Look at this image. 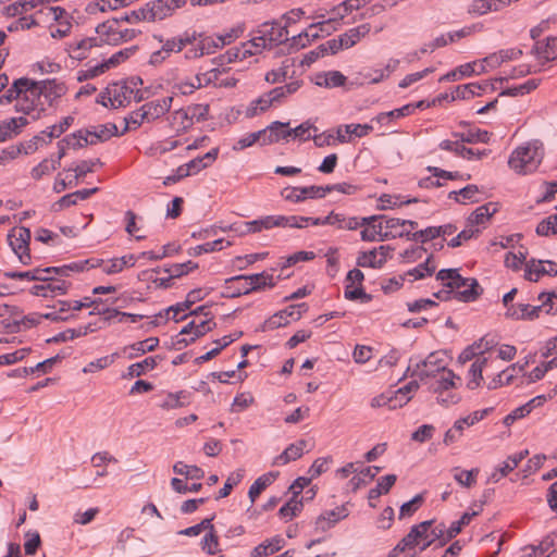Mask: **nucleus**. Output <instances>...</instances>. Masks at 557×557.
<instances>
[{
	"label": "nucleus",
	"mask_w": 557,
	"mask_h": 557,
	"mask_svg": "<svg viewBox=\"0 0 557 557\" xmlns=\"http://www.w3.org/2000/svg\"><path fill=\"white\" fill-rule=\"evenodd\" d=\"M250 35L251 38L248 41L212 59V63L220 66L233 61L244 60L288 39V30L277 22H264L257 29L252 30Z\"/></svg>",
	"instance_id": "obj_1"
},
{
	"label": "nucleus",
	"mask_w": 557,
	"mask_h": 557,
	"mask_svg": "<svg viewBox=\"0 0 557 557\" xmlns=\"http://www.w3.org/2000/svg\"><path fill=\"white\" fill-rule=\"evenodd\" d=\"M544 145L533 139L518 146L509 156V168L520 175H527L537 170L544 158Z\"/></svg>",
	"instance_id": "obj_2"
},
{
	"label": "nucleus",
	"mask_w": 557,
	"mask_h": 557,
	"mask_svg": "<svg viewBox=\"0 0 557 557\" xmlns=\"http://www.w3.org/2000/svg\"><path fill=\"white\" fill-rule=\"evenodd\" d=\"M436 280L446 282L444 286L450 288L454 298L459 301H474L483 293L482 287L475 278L462 277L458 269H442L437 272Z\"/></svg>",
	"instance_id": "obj_3"
},
{
	"label": "nucleus",
	"mask_w": 557,
	"mask_h": 557,
	"mask_svg": "<svg viewBox=\"0 0 557 557\" xmlns=\"http://www.w3.org/2000/svg\"><path fill=\"white\" fill-rule=\"evenodd\" d=\"M187 0H153L144 8L132 11L136 20L161 21L171 16L177 9L183 8Z\"/></svg>",
	"instance_id": "obj_4"
},
{
	"label": "nucleus",
	"mask_w": 557,
	"mask_h": 557,
	"mask_svg": "<svg viewBox=\"0 0 557 557\" xmlns=\"http://www.w3.org/2000/svg\"><path fill=\"white\" fill-rule=\"evenodd\" d=\"M209 106L202 103L190 104L174 111L171 115V125L177 132H186L195 123L206 121Z\"/></svg>",
	"instance_id": "obj_5"
},
{
	"label": "nucleus",
	"mask_w": 557,
	"mask_h": 557,
	"mask_svg": "<svg viewBox=\"0 0 557 557\" xmlns=\"http://www.w3.org/2000/svg\"><path fill=\"white\" fill-rule=\"evenodd\" d=\"M113 136H121L117 126L114 123H107L89 128L79 129L67 136L66 143L70 144L76 138L85 140V144L96 145L101 141L109 140Z\"/></svg>",
	"instance_id": "obj_6"
},
{
	"label": "nucleus",
	"mask_w": 557,
	"mask_h": 557,
	"mask_svg": "<svg viewBox=\"0 0 557 557\" xmlns=\"http://www.w3.org/2000/svg\"><path fill=\"white\" fill-rule=\"evenodd\" d=\"M30 231L25 226L13 227L8 234V242L12 250L23 264L30 262L29 242Z\"/></svg>",
	"instance_id": "obj_7"
},
{
	"label": "nucleus",
	"mask_w": 557,
	"mask_h": 557,
	"mask_svg": "<svg viewBox=\"0 0 557 557\" xmlns=\"http://www.w3.org/2000/svg\"><path fill=\"white\" fill-rule=\"evenodd\" d=\"M27 83L23 86L21 100L15 104L16 110L25 114H29L38 106H44L39 82L27 78Z\"/></svg>",
	"instance_id": "obj_8"
},
{
	"label": "nucleus",
	"mask_w": 557,
	"mask_h": 557,
	"mask_svg": "<svg viewBox=\"0 0 557 557\" xmlns=\"http://www.w3.org/2000/svg\"><path fill=\"white\" fill-rule=\"evenodd\" d=\"M445 359L437 352L430 354L425 360L418 362L412 369L411 376H417L421 381L428 377H436L438 374L447 371Z\"/></svg>",
	"instance_id": "obj_9"
},
{
	"label": "nucleus",
	"mask_w": 557,
	"mask_h": 557,
	"mask_svg": "<svg viewBox=\"0 0 557 557\" xmlns=\"http://www.w3.org/2000/svg\"><path fill=\"white\" fill-rule=\"evenodd\" d=\"M307 309L308 306L305 302L290 305L270 317L264 322L263 330H275L282 326H286L289 323V320H299L302 313L307 311Z\"/></svg>",
	"instance_id": "obj_10"
},
{
	"label": "nucleus",
	"mask_w": 557,
	"mask_h": 557,
	"mask_svg": "<svg viewBox=\"0 0 557 557\" xmlns=\"http://www.w3.org/2000/svg\"><path fill=\"white\" fill-rule=\"evenodd\" d=\"M327 194V188L323 186H306V187H285L281 195L282 197L292 202H301L306 199H320L324 198Z\"/></svg>",
	"instance_id": "obj_11"
},
{
	"label": "nucleus",
	"mask_w": 557,
	"mask_h": 557,
	"mask_svg": "<svg viewBox=\"0 0 557 557\" xmlns=\"http://www.w3.org/2000/svg\"><path fill=\"white\" fill-rule=\"evenodd\" d=\"M71 284L67 281L52 276L42 284L34 285L30 288V294L42 297H55L66 294Z\"/></svg>",
	"instance_id": "obj_12"
},
{
	"label": "nucleus",
	"mask_w": 557,
	"mask_h": 557,
	"mask_svg": "<svg viewBox=\"0 0 557 557\" xmlns=\"http://www.w3.org/2000/svg\"><path fill=\"white\" fill-rule=\"evenodd\" d=\"M236 37L237 35L234 32L218 36H206L203 34H198V41L202 47V52H205L207 55L214 53L218 49H221L226 45H230L235 40Z\"/></svg>",
	"instance_id": "obj_13"
},
{
	"label": "nucleus",
	"mask_w": 557,
	"mask_h": 557,
	"mask_svg": "<svg viewBox=\"0 0 557 557\" xmlns=\"http://www.w3.org/2000/svg\"><path fill=\"white\" fill-rule=\"evenodd\" d=\"M172 101V97H163L144 103L140 108L143 114H145L147 123H150L164 115L170 110Z\"/></svg>",
	"instance_id": "obj_14"
},
{
	"label": "nucleus",
	"mask_w": 557,
	"mask_h": 557,
	"mask_svg": "<svg viewBox=\"0 0 557 557\" xmlns=\"http://www.w3.org/2000/svg\"><path fill=\"white\" fill-rule=\"evenodd\" d=\"M216 323L212 320V318H208L200 322H196V329L194 336H190L189 339H185L184 337H178V339H173L171 342V348L175 350H181L188 345L193 344L199 337L206 335L208 332L212 331L215 327Z\"/></svg>",
	"instance_id": "obj_15"
},
{
	"label": "nucleus",
	"mask_w": 557,
	"mask_h": 557,
	"mask_svg": "<svg viewBox=\"0 0 557 557\" xmlns=\"http://www.w3.org/2000/svg\"><path fill=\"white\" fill-rule=\"evenodd\" d=\"M509 0H473L467 12L473 16H481L490 12H497L509 5Z\"/></svg>",
	"instance_id": "obj_16"
},
{
	"label": "nucleus",
	"mask_w": 557,
	"mask_h": 557,
	"mask_svg": "<svg viewBox=\"0 0 557 557\" xmlns=\"http://www.w3.org/2000/svg\"><path fill=\"white\" fill-rule=\"evenodd\" d=\"M100 264V260L98 259H87L71 262L60 267H52V274L58 276L57 278L70 276L71 273L84 272L86 270L97 268Z\"/></svg>",
	"instance_id": "obj_17"
},
{
	"label": "nucleus",
	"mask_w": 557,
	"mask_h": 557,
	"mask_svg": "<svg viewBox=\"0 0 557 557\" xmlns=\"http://www.w3.org/2000/svg\"><path fill=\"white\" fill-rule=\"evenodd\" d=\"M207 294L203 292L202 288H195L193 290H190L187 296H186V299L182 302H178L174 306H171L169 307L166 310H165V313L166 315H169L170 312H173V317L172 319H174L176 322L181 321V320H184L187 315H182V317H177L180 312H184L188 309H190V307L197 302V301H200L201 299H203V297L206 296Z\"/></svg>",
	"instance_id": "obj_18"
},
{
	"label": "nucleus",
	"mask_w": 557,
	"mask_h": 557,
	"mask_svg": "<svg viewBox=\"0 0 557 557\" xmlns=\"http://www.w3.org/2000/svg\"><path fill=\"white\" fill-rule=\"evenodd\" d=\"M542 309H544L543 302L540 306H530L528 304L510 305L506 311V317L515 320H534L539 318Z\"/></svg>",
	"instance_id": "obj_19"
},
{
	"label": "nucleus",
	"mask_w": 557,
	"mask_h": 557,
	"mask_svg": "<svg viewBox=\"0 0 557 557\" xmlns=\"http://www.w3.org/2000/svg\"><path fill=\"white\" fill-rule=\"evenodd\" d=\"M289 123H283L280 121H274L265 128L261 129V145H270L273 143H277L282 139H287L286 129Z\"/></svg>",
	"instance_id": "obj_20"
},
{
	"label": "nucleus",
	"mask_w": 557,
	"mask_h": 557,
	"mask_svg": "<svg viewBox=\"0 0 557 557\" xmlns=\"http://www.w3.org/2000/svg\"><path fill=\"white\" fill-rule=\"evenodd\" d=\"M483 510V504L478 507V510L466 511L459 520L454 521L448 528H446V537L441 542V546L446 545L450 540L456 537L462 530L463 527L468 525L471 520L481 513Z\"/></svg>",
	"instance_id": "obj_21"
},
{
	"label": "nucleus",
	"mask_w": 557,
	"mask_h": 557,
	"mask_svg": "<svg viewBox=\"0 0 557 557\" xmlns=\"http://www.w3.org/2000/svg\"><path fill=\"white\" fill-rule=\"evenodd\" d=\"M233 280H246L248 281L249 289L251 292H258L262 290L265 287H273L275 286V281L272 274H269L267 272H261L257 274L251 275H236L232 276Z\"/></svg>",
	"instance_id": "obj_22"
},
{
	"label": "nucleus",
	"mask_w": 557,
	"mask_h": 557,
	"mask_svg": "<svg viewBox=\"0 0 557 557\" xmlns=\"http://www.w3.org/2000/svg\"><path fill=\"white\" fill-rule=\"evenodd\" d=\"M196 40V32H185L178 37H172L166 40L159 39L162 42V49L170 55L172 52H181L188 44Z\"/></svg>",
	"instance_id": "obj_23"
},
{
	"label": "nucleus",
	"mask_w": 557,
	"mask_h": 557,
	"mask_svg": "<svg viewBox=\"0 0 557 557\" xmlns=\"http://www.w3.org/2000/svg\"><path fill=\"white\" fill-rule=\"evenodd\" d=\"M74 123V117L69 115L63 117L60 123L51 125L42 131L39 135L35 136V140H42V143L48 144L53 138H59L63 133H65L69 127Z\"/></svg>",
	"instance_id": "obj_24"
},
{
	"label": "nucleus",
	"mask_w": 557,
	"mask_h": 557,
	"mask_svg": "<svg viewBox=\"0 0 557 557\" xmlns=\"http://www.w3.org/2000/svg\"><path fill=\"white\" fill-rule=\"evenodd\" d=\"M384 227L385 232L383 238H397V237H409L411 236L410 230L406 228V222L398 218H387L385 215L384 219Z\"/></svg>",
	"instance_id": "obj_25"
},
{
	"label": "nucleus",
	"mask_w": 557,
	"mask_h": 557,
	"mask_svg": "<svg viewBox=\"0 0 557 557\" xmlns=\"http://www.w3.org/2000/svg\"><path fill=\"white\" fill-rule=\"evenodd\" d=\"M487 88L494 89L493 84L485 82L484 84L469 83L466 85H460L456 87L450 98L451 100L470 99L474 96H480L481 91H484Z\"/></svg>",
	"instance_id": "obj_26"
},
{
	"label": "nucleus",
	"mask_w": 557,
	"mask_h": 557,
	"mask_svg": "<svg viewBox=\"0 0 557 557\" xmlns=\"http://www.w3.org/2000/svg\"><path fill=\"white\" fill-rule=\"evenodd\" d=\"M434 381L430 385V391L434 394L442 395L450 388L456 387L455 379L460 381V377L457 376L451 370L444 371L438 374V376L433 377Z\"/></svg>",
	"instance_id": "obj_27"
},
{
	"label": "nucleus",
	"mask_w": 557,
	"mask_h": 557,
	"mask_svg": "<svg viewBox=\"0 0 557 557\" xmlns=\"http://www.w3.org/2000/svg\"><path fill=\"white\" fill-rule=\"evenodd\" d=\"M348 510L345 506L336 507L335 509L327 510L317 519V528L325 531L332 528L336 522L346 518Z\"/></svg>",
	"instance_id": "obj_28"
},
{
	"label": "nucleus",
	"mask_w": 557,
	"mask_h": 557,
	"mask_svg": "<svg viewBox=\"0 0 557 557\" xmlns=\"http://www.w3.org/2000/svg\"><path fill=\"white\" fill-rule=\"evenodd\" d=\"M99 46V38L88 37L75 40L69 45V52L73 59L83 60L87 58L88 51L92 47Z\"/></svg>",
	"instance_id": "obj_29"
},
{
	"label": "nucleus",
	"mask_w": 557,
	"mask_h": 557,
	"mask_svg": "<svg viewBox=\"0 0 557 557\" xmlns=\"http://www.w3.org/2000/svg\"><path fill=\"white\" fill-rule=\"evenodd\" d=\"M42 97L51 103L54 99L62 97L66 92V86L63 82L55 78L39 82Z\"/></svg>",
	"instance_id": "obj_30"
},
{
	"label": "nucleus",
	"mask_w": 557,
	"mask_h": 557,
	"mask_svg": "<svg viewBox=\"0 0 557 557\" xmlns=\"http://www.w3.org/2000/svg\"><path fill=\"white\" fill-rule=\"evenodd\" d=\"M306 447V442L304 440L298 441L297 443L290 444L287 446L282 454L276 456L273 460L274 466H283L293 460H297L304 454V448Z\"/></svg>",
	"instance_id": "obj_31"
},
{
	"label": "nucleus",
	"mask_w": 557,
	"mask_h": 557,
	"mask_svg": "<svg viewBox=\"0 0 557 557\" xmlns=\"http://www.w3.org/2000/svg\"><path fill=\"white\" fill-rule=\"evenodd\" d=\"M532 52L537 59L544 62L553 61L557 59V39L556 37H548L545 44L536 42Z\"/></svg>",
	"instance_id": "obj_32"
},
{
	"label": "nucleus",
	"mask_w": 557,
	"mask_h": 557,
	"mask_svg": "<svg viewBox=\"0 0 557 557\" xmlns=\"http://www.w3.org/2000/svg\"><path fill=\"white\" fill-rule=\"evenodd\" d=\"M373 127L370 124H346L343 127H338L337 129V139L339 143H347L349 140L348 136H356V137H364L370 132H372Z\"/></svg>",
	"instance_id": "obj_33"
},
{
	"label": "nucleus",
	"mask_w": 557,
	"mask_h": 557,
	"mask_svg": "<svg viewBox=\"0 0 557 557\" xmlns=\"http://www.w3.org/2000/svg\"><path fill=\"white\" fill-rule=\"evenodd\" d=\"M278 472H267L262 475H260L249 487L248 491V497L253 504L258 496L268 487L270 486L278 476Z\"/></svg>",
	"instance_id": "obj_34"
},
{
	"label": "nucleus",
	"mask_w": 557,
	"mask_h": 557,
	"mask_svg": "<svg viewBox=\"0 0 557 557\" xmlns=\"http://www.w3.org/2000/svg\"><path fill=\"white\" fill-rule=\"evenodd\" d=\"M249 293L250 289L246 280L232 281V277H228L224 281V290L222 292V297L224 298H237Z\"/></svg>",
	"instance_id": "obj_35"
},
{
	"label": "nucleus",
	"mask_w": 557,
	"mask_h": 557,
	"mask_svg": "<svg viewBox=\"0 0 557 557\" xmlns=\"http://www.w3.org/2000/svg\"><path fill=\"white\" fill-rule=\"evenodd\" d=\"M190 404V394L187 391L168 393L160 407L164 410L182 408Z\"/></svg>",
	"instance_id": "obj_36"
},
{
	"label": "nucleus",
	"mask_w": 557,
	"mask_h": 557,
	"mask_svg": "<svg viewBox=\"0 0 557 557\" xmlns=\"http://www.w3.org/2000/svg\"><path fill=\"white\" fill-rule=\"evenodd\" d=\"M280 215H267L258 220H253L245 223L246 233H257L262 230H270L272 227H280L282 224Z\"/></svg>",
	"instance_id": "obj_37"
},
{
	"label": "nucleus",
	"mask_w": 557,
	"mask_h": 557,
	"mask_svg": "<svg viewBox=\"0 0 557 557\" xmlns=\"http://www.w3.org/2000/svg\"><path fill=\"white\" fill-rule=\"evenodd\" d=\"M453 137L467 144H487L490 141V133L480 128L468 129L467 132H454Z\"/></svg>",
	"instance_id": "obj_38"
},
{
	"label": "nucleus",
	"mask_w": 557,
	"mask_h": 557,
	"mask_svg": "<svg viewBox=\"0 0 557 557\" xmlns=\"http://www.w3.org/2000/svg\"><path fill=\"white\" fill-rule=\"evenodd\" d=\"M284 545V539L281 536H274L271 540H267L263 543L255 547L252 552L253 557H268L278 552Z\"/></svg>",
	"instance_id": "obj_39"
},
{
	"label": "nucleus",
	"mask_w": 557,
	"mask_h": 557,
	"mask_svg": "<svg viewBox=\"0 0 557 557\" xmlns=\"http://www.w3.org/2000/svg\"><path fill=\"white\" fill-rule=\"evenodd\" d=\"M42 319V313H29L20 320H13V322L8 323L7 329L10 333L20 332L22 329L26 330L36 326Z\"/></svg>",
	"instance_id": "obj_40"
},
{
	"label": "nucleus",
	"mask_w": 557,
	"mask_h": 557,
	"mask_svg": "<svg viewBox=\"0 0 557 557\" xmlns=\"http://www.w3.org/2000/svg\"><path fill=\"white\" fill-rule=\"evenodd\" d=\"M432 520H426L419 524L412 525L408 534L403 537L404 542H406L410 548H413L416 545H418L419 541L424 535H426V532L432 527Z\"/></svg>",
	"instance_id": "obj_41"
},
{
	"label": "nucleus",
	"mask_w": 557,
	"mask_h": 557,
	"mask_svg": "<svg viewBox=\"0 0 557 557\" xmlns=\"http://www.w3.org/2000/svg\"><path fill=\"white\" fill-rule=\"evenodd\" d=\"M120 20L110 18L96 27V33L104 44L110 45V38L116 37L120 29Z\"/></svg>",
	"instance_id": "obj_42"
},
{
	"label": "nucleus",
	"mask_w": 557,
	"mask_h": 557,
	"mask_svg": "<svg viewBox=\"0 0 557 557\" xmlns=\"http://www.w3.org/2000/svg\"><path fill=\"white\" fill-rule=\"evenodd\" d=\"M301 87V82L294 81L284 86H278L271 89L269 96L273 100L274 104L283 102L285 98L295 94Z\"/></svg>",
	"instance_id": "obj_43"
},
{
	"label": "nucleus",
	"mask_w": 557,
	"mask_h": 557,
	"mask_svg": "<svg viewBox=\"0 0 557 557\" xmlns=\"http://www.w3.org/2000/svg\"><path fill=\"white\" fill-rule=\"evenodd\" d=\"M455 481L467 488L472 487L476 483V476L480 472L479 468L471 470H461L459 467L453 469Z\"/></svg>",
	"instance_id": "obj_44"
},
{
	"label": "nucleus",
	"mask_w": 557,
	"mask_h": 557,
	"mask_svg": "<svg viewBox=\"0 0 557 557\" xmlns=\"http://www.w3.org/2000/svg\"><path fill=\"white\" fill-rule=\"evenodd\" d=\"M27 83L26 77L18 78L14 81L13 85L0 97V104H7L12 102L13 100H21L22 89Z\"/></svg>",
	"instance_id": "obj_45"
},
{
	"label": "nucleus",
	"mask_w": 557,
	"mask_h": 557,
	"mask_svg": "<svg viewBox=\"0 0 557 557\" xmlns=\"http://www.w3.org/2000/svg\"><path fill=\"white\" fill-rule=\"evenodd\" d=\"M379 201H380L379 209L386 210V209H393L395 207H400V206H404V205H409V203L418 202V199L417 198H410V199H406L405 200L399 195L396 196V195L383 194L379 198Z\"/></svg>",
	"instance_id": "obj_46"
},
{
	"label": "nucleus",
	"mask_w": 557,
	"mask_h": 557,
	"mask_svg": "<svg viewBox=\"0 0 557 557\" xmlns=\"http://www.w3.org/2000/svg\"><path fill=\"white\" fill-rule=\"evenodd\" d=\"M487 359L485 357L478 358L472 364L469 370L470 380L468 382V387L470 389H474L478 386H480L481 381L483 380L482 372L483 368L486 364Z\"/></svg>",
	"instance_id": "obj_47"
},
{
	"label": "nucleus",
	"mask_w": 557,
	"mask_h": 557,
	"mask_svg": "<svg viewBox=\"0 0 557 557\" xmlns=\"http://www.w3.org/2000/svg\"><path fill=\"white\" fill-rule=\"evenodd\" d=\"M274 102L269 96V92H264L261 95L258 99L253 100L249 107L246 110V115L248 117L256 116L260 112H264L268 110L271 106H273Z\"/></svg>",
	"instance_id": "obj_48"
},
{
	"label": "nucleus",
	"mask_w": 557,
	"mask_h": 557,
	"mask_svg": "<svg viewBox=\"0 0 557 557\" xmlns=\"http://www.w3.org/2000/svg\"><path fill=\"white\" fill-rule=\"evenodd\" d=\"M491 206L492 203H488L476 208L468 218L469 226L474 228L475 225L483 224L487 221L496 212L495 208H493L492 211L490 210Z\"/></svg>",
	"instance_id": "obj_49"
},
{
	"label": "nucleus",
	"mask_w": 557,
	"mask_h": 557,
	"mask_svg": "<svg viewBox=\"0 0 557 557\" xmlns=\"http://www.w3.org/2000/svg\"><path fill=\"white\" fill-rule=\"evenodd\" d=\"M446 537V525L444 523H438L434 528H430L426 532V535H424L421 540L424 541L423 545L421 546L420 550H425L429 546H431L435 540H438L440 542L444 541ZM441 546V543H438Z\"/></svg>",
	"instance_id": "obj_50"
},
{
	"label": "nucleus",
	"mask_w": 557,
	"mask_h": 557,
	"mask_svg": "<svg viewBox=\"0 0 557 557\" xmlns=\"http://www.w3.org/2000/svg\"><path fill=\"white\" fill-rule=\"evenodd\" d=\"M385 263V258H377V249L362 252L357 258V264L362 268H382Z\"/></svg>",
	"instance_id": "obj_51"
},
{
	"label": "nucleus",
	"mask_w": 557,
	"mask_h": 557,
	"mask_svg": "<svg viewBox=\"0 0 557 557\" xmlns=\"http://www.w3.org/2000/svg\"><path fill=\"white\" fill-rule=\"evenodd\" d=\"M385 227H384V220L379 221V223L373 224L372 226L364 227L361 233V239L364 242H383L387 240L388 238H383L382 235H384Z\"/></svg>",
	"instance_id": "obj_52"
},
{
	"label": "nucleus",
	"mask_w": 557,
	"mask_h": 557,
	"mask_svg": "<svg viewBox=\"0 0 557 557\" xmlns=\"http://www.w3.org/2000/svg\"><path fill=\"white\" fill-rule=\"evenodd\" d=\"M89 332V326L79 327V329H67L63 332L58 333L57 335L47 339V343H63L66 341L74 339L76 337L85 336Z\"/></svg>",
	"instance_id": "obj_53"
},
{
	"label": "nucleus",
	"mask_w": 557,
	"mask_h": 557,
	"mask_svg": "<svg viewBox=\"0 0 557 557\" xmlns=\"http://www.w3.org/2000/svg\"><path fill=\"white\" fill-rule=\"evenodd\" d=\"M59 168V161L51 159H44L39 164L32 169L30 175L34 180L38 181L42 176L50 174Z\"/></svg>",
	"instance_id": "obj_54"
},
{
	"label": "nucleus",
	"mask_w": 557,
	"mask_h": 557,
	"mask_svg": "<svg viewBox=\"0 0 557 557\" xmlns=\"http://www.w3.org/2000/svg\"><path fill=\"white\" fill-rule=\"evenodd\" d=\"M244 475H245V471L243 469H238V470L232 472L227 476L223 487L219 491V495L216 496V499L224 498V497L228 496L231 494L233 487L242 482V480L244 479Z\"/></svg>",
	"instance_id": "obj_55"
},
{
	"label": "nucleus",
	"mask_w": 557,
	"mask_h": 557,
	"mask_svg": "<svg viewBox=\"0 0 557 557\" xmlns=\"http://www.w3.org/2000/svg\"><path fill=\"white\" fill-rule=\"evenodd\" d=\"M323 81H318L317 85L323 86L326 88H335L344 86L346 83V76L343 75L339 71H330L323 74Z\"/></svg>",
	"instance_id": "obj_56"
},
{
	"label": "nucleus",
	"mask_w": 557,
	"mask_h": 557,
	"mask_svg": "<svg viewBox=\"0 0 557 557\" xmlns=\"http://www.w3.org/2000/svg\"><path fill=\"white\" fill-rule=\"evenodd\" d=\"M302 506V500L293 496L280 508L278 516L283 519H292L301 511Z\"/></svg>",
	"instance_id": "obj_57"
},
{
	"label": "nucleus",
	"mask_w": 557,
	"mask_h": 557,
	"mask_svg": "<svg viewBox=\"0 0 557 557\" xmlns=\"http://www.w3.org/2000/svg\"><path fill=\"white\" fill-rule=\"evenodd\" d=\"M157 366V357H147L140 362L133 363L128 367V375L140 376L145 374L148 370H153Z\"/></svg>",
	"instance_id": "obj_58"
},
{
	"label": "nucleus",
	"mask_w": 557,
	"mask_h": 557,
	"mask_svg": "<svg viewBox=\"0 0 557 557\" xmlns=\"http://www.w3.org/2000/svg\"><path fill=\"white\" fill-rule=\"evenodd\" d=\"M540 84L539 79H529L525 83L507 88L506 90L500 92V96H510V97H517V96H523L525 94H529L530 91L537 88Z\"/></svg>",
	"instance_id": "obj_59"
},
{
	"label": "nucleus",
	"mask_w": 557,
	"mask_h": 557,
	"mask_svg": "<svg viewBox=\"0 0 557 557\" xmlns=\"http://www.w3.org/2000/svg\"><path fill=\"white\" fill-rule=\"evenodd\" d=\"M145 122L147 121L145 114H143L141 108L131 112L127 116L124 117L125 126L121 132V135H124L128 131L137 129Z\"/></svg>",
	"instance_id": "obj_60"
},
{
	"label": "nucleus",
	"mask_w": 557,
	"mask_h": 557,
	"mask_svg": "<svg viewBox=\"0 0 557 557\" xmlns=\"http://www.w3.org/2000/svg\"><path fill=\"white\" fill-rule=\"evenodd\" d=\"M198 268V264L193 262L191 260H188L187 262H184V263H174V264H171L170 267H165L163 269V271L168 274L171 275V277H181L187 273H189L190 271L195 270Z\"/></svg>",
	"instance_id": "obj_61"
},
{
	"label": "nucleus",
	"mask_w": 557,
	"mask_h": 557,
	"mask_svg": "<svg viewBox=\"0 0 557 557\" xmlns=\"http://www.w3.org/2000/svg\"><path fill=\"white\" fill-rule=\"evenodd\" d=\"M542 275H545V267L542 264V261H535L532 259L525 265V280L531 282H537Z\"/></svg>",
	"instance_id": "obj_62"
},
{
	"label": "nucleus",
	"mask_w": 557,
	"mask_h": 557,
	"mask_svg": "<svg viewBox=\"0 0 557 557\" xmlns=\"http://www.w3.org/2000/svg\"><path fill=\"white\" fill-rule=\"evenodd\" d=\"M536 234L540 236L557 234V213L541 221L536 226Z\"/></svg>",
	"instance_id": "obj_63"
},
{
	"label": "nucleus",
	"mask_w": 557,
	"mask_h": 557,
	"mask_svg": "<svg viewBox=\"0 0 557 557\" xmlns=\"http://www.w3.org/2000/svg\"><path fill=\"white\" fill-rule=\"evenodd\" d=\"M419 388L417 381H411L405 386L398 388L395 392V399H397L399 406L407 404L411 399V394Z\"/></svg>",
	"instance_id": "obj_64"
}]
</instances>
